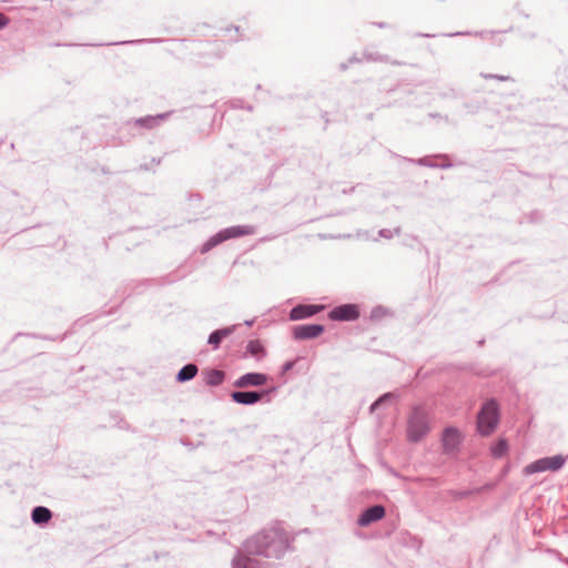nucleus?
<instances>
[{"mask_svg": "<svg viewBox=\"0 0 568 568\" xmlns=\"http://www.w3.org/2000/svg\"><path fill=\"white\" fill-rule=\"evenodd\" d=\"M462 433L456 427H447L443 432L442 445L445 454H454L462 443Z\"/></svg>", "mask_w": 568, "mask_h": 568, "instance_id": "6e6552de", "label": "nucleus"}, {"mask_svg": "<svg viewBox=\"0 0 568 568\" xmlns=\"http://www.w3.org/2000/svg\"><path fill=\"white\" fill-rule=\"evenodd\" d=\"M52 517V513L49 508L43 506H37L32 509L31 519L37 525L47 524Z\"/></svg>", "mask_w": 568, "mask_h": 568, "instance_id": "2eb2a0df", "label": "nucleus"}, {"mask_svg": "<svg viewBox=\"0 0 568 568\" xmlns=\"http://www.w3.org/2000/svg\"><path fill=\"white\" fill-rule=\"evenodd\" d=\"M359 316V312L356 305L345 304L335 307L329 313V318L334 321H353Z\"/></svg>", "mask_w": 568, "mask_h": 568, "instance_id": "1a4fd4ad", "label": "nucleus"}, {"mask_svg": "<svg viewBox=\"0 0 568 568\" xmlns=\"http://www.w3.org/2000/svg\"><path fill=\"white\" fill-rule=\"evenodd\" d=\"M203 381L207 386L215 387L223 384L225 381L226 374L221 369H205L202 372Z\"/></svg>", "mask_w": 568, "mask_h": 568, "instance_id": "4468645a", "label": "nucleus"}, {"mask_svg": "<svg viewBox=\"0 0 568 568\" xmlns=\"http://www.w3.org/2000/svg\"><path fill=\"white\" fill-rule=\"evenodd\" d=\"M385 516V508L382 505H375L365 509L359 516L357 524L366 527L372 523L381 520Z\"/></svg>", "mask_w": 568, "mask_h": 568, "instance_id": "9d476101", "label": "nucleus"}, {"mask_svg": "<svg viewBox=\"0 0 568 568\" xmlns=\"http://www.w3.org/2000/svg\"><path fill=\"white\" fill-rule=\"evenodd\" d=\"M500 422L499 404L496 399H487L477 414V432L484 436H490Z\"/></svg>", "mask_w": 568, "mask_h": 568, "instance_id": "f03ea898", "label": "nucleus"}, {"mask_svg": "<svg viewBox=\"0 0 568 568\" xmlns=\"http://www.w3.org/2000/svg\"><path fill=\"white\" fill-rule=\"evenodd\" d=\"M233 568H266V564L255 558L237 552L232 560Z\"/></svg>", "mask_w": 568, "mask_h": 568, "instance_id": "ddd939ff", "label": "nucleus"}, {"mask_svg": "<svg viewBox=\"0 0 568 568\" xmlns=\"http://www.w3.org/2000/svg\"><path fill=\"white\" fill-rule=\"evenodd\" d=\"M247 351L252 355H257L264 352V345L260 341H251L247 345Z\"/></svg>", "mask_w": 568, "mask_h": 568, "instance_id": "6ab92c4d", "label": "nucleus"}, {"mask_svg": "<svg viewBox=\"0 0 568 568\" xmlns=\"http://www.w3.org/2000/svg\"><path fill=\"white\" fill-rule=\"evenodd\" d=\"M275 390V388L264 389L261 392L256 390H236L231 393V398L236 404L242 405H254L261 402L263 398L267 397L266 402L271 400L270 395Z\"/></svg>", "mask_w": 568, "mask_h": 568, "instance_id": "423d86ee", "label": "nucleus"}, {"mask_svg": "<svg viewBox=\"0 0 568 568\" xmlns=\"http://www.w3.org/2000/svg\"><path fill=\"white\" fill-rule=\"evenodd\" d=\"M139 122L142 123V124H145L149 128H151L156 122V119L155 118H151V119L140 120Z\"/></svg>", "mask_w": 568, "mask_h": 568, "instance_id": "412c9836", "label": "nucleus"}, {"mask_svg": "<svg viewBox=\"0 0 568 568\" xmlns=\"http://www.w3.org/2000/svg\"><path fill=\"white\" fill-rule=\"evenodd\" d=\"M231 332L232 331L230 328H223V329L215 331L210 335L209 343L211 345H213L214 347H217L219 344L221 343V341L223 338L227 337L231 334Z\"/></svg>", "mask_w": 568, "mask_h": 568, "instance_id": "a211bd4d", "label": "nucleus"}, {"mask_svg": "<svg viewBox=\"0 0 568 568\" xmlns=\"http://www.w3.org/2000/svg\"><path fill=\"white\" fill-rule=\"evenodd\" d=\"M295 362H287L283 365V372L286 373L288 372L293 366H294Z\"/></svg>", "mask_w": 568, "mask_h": 568, "instance_id": "4be33fe9", "label": "nucleus"}, {"mask_svg": "<svg viewBox=\"0 0 568 568\" xmlns=\"http://www.w3.org/2000/svg\"><path fill=\"white\" fill-rule=\"evenodd\" d=\"M253 233H254V229L248 225H236V226H231V227L224 229V230L220 231L219 233H216L215 235H213L212 237H210L203 244V246L201 248V253L202 254L207 253L214 246L221 244L224 241L235 239V237L245 236V235H251Z\"/></svg>", "mask_w": 568, "mask_h": 568, "instance_id": "20e7f679", "label": "nucleus"}, {"mask_svg": "<svg viewBox=\"0 0 568 568\" xmlns=\"http://www.w3.org/2000/svg\"><path fill=\"white\" fill-rule=\"evenodd\" d=\"M8 23V19L6 18L4 14L0 13V29L3 28L4 26H7Z\"/></svg>", "mask_w": 568, "mask_h": 568, "instance_id": "5701e85b", "label": "nucleus"}, {"mask_svg": "<svg viewBox=\"0 0 568 568\" xmlns=\"http://www.w3.org/2000/svg\"><path fill=\"white\" fill-rule=\"evenodd\" d=\"M429 414L424 406L413 408L407 422V438L417 443L429 432Z\"/></svg>", "mask_w": 568, "mask_h": 568, "instance_id": "7ed1b4c3", "label": "nucleus"}, {"mask_svg": "<svg viewBox=\"0 0 568 568\" xmlns=\"http://www.w3.org/2000/svg\"><path fill=\"white\" fill-rule=\"evenodd\" d=\"M290 547V537L281 523H274L248 538L244 548L252 555L281 558Z\"/></svg>", "mask_w": 568, "mask_h": 568, "instance_id": "f257e3e1", "label": "nucleus"}, {"mask_svg": "<svg viewBox=\"0 0 568 568\" xmlns=\"http://www.w3.org/2000/svg\"><path fill=\"white\" fill-rule=\"evenodd\" d=\"M390 397H392V394H389V393H388V394L383 395L382 397H379L377 400H375V402L372 404V406H371V410L376 409V407H377L378 405H381L383 402H385L386 399H388V398H390Z\"/></svg>", "mask_w": 568, "mask_h": 568, "instance_id": "aec40b11", "label": "nucleus"}, {"mask_svg": "<svg viewBox=\"0 0 568 568\" xmlns=\"http://www.w3.org/2000/svg\"><path fill=\"white\" fill-rule=\"evenodd\" d=\"M324 307L320 305H297L291 311L290 317L293 321L303 320L317 314Z\"/></svg>", "mask_w": 568, "mask_h": 568, "instance_id": "f8f14e48", "label": "nucleus"}, {"mask_svg": "<svg viewBox=\"0 0 568 568\" xmlns=\"http://www.w3.org/2000/svg\"><path fill=\"white\" fill-rule=\"evenodd\" d=\"M270 377L263 373H246L236 378L233 383L235 388L245 389L248 387H260L267 384Z\"/></svg>", "mask_w": 568, "mask_h": 568, "instance_id": "0eeeda50", "label": "nucleus"}, {"mask_svg": "<svg viewBox=\"0 0 568 568\" xmlns=\"http://www.w3.org/2000/svg\"><path fill=\"white\" fill-rule=\"evenodd\" d=\"M197 371L199 369L195 364H187L179 371L176 379L181 383L191 381L193 377H195Z\"/></svg>", "mask_w": 568, "mask_h": 568, "instance_id": "dca6fc26", "label": "nucleus"}, {"mask_svg": "<svg viewBox=\"0 0 568 568\" xmlns=\"http://www.w3.org/2000/svg\"><path fill=\"white\" fill-rule=\"evenodd\" d=\"M508 450V443L506 439L504 438H500L498 439L491 447H490V453H491V456L495 457V458H500L503 457L504 455H506Z\"/></svg>", "mask_w": 568, "mask_h": 568, "instance_id": "f3484780", "label": "nucleus"}, {"mask_svg": "<svg viewBox=\"0 0 568 568\" xmlns=\"http://www.w3.org/2000/svg\"><path fill=\"white\" fill-rule=\"evenodd\" d=\"M324 332V327L318 324H304L295 326L293 329L294 337L297 339H307L320 336Z\"/></svg>", "mask_w": 568, "mask_h": 568, "instance_id": "9b49d317", "label": "nucleus"}, {"mask_svg": "<svg viewBox=\"0 0 568 568\" xmlns=\"http://www.w3.org/2000/svg\"><path fill=\"white\" fill-rule=\"evenodd\" d=\"M565 463L566 457H564L562 455L544 457L527 465L524 469V473L526 475H532L536 473H542L547 470L557 471L564 467Z\"/></svg>", "mask_w": 568, "mask_h": 568, "instance_id": "39448f33", "label": "nucleus"}]
</instances>
